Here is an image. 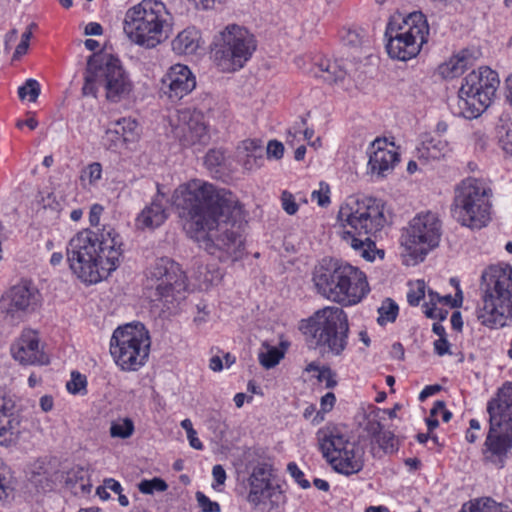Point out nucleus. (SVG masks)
Here are the masks:
<instances>
[{"label": "nucleus", "mask_w": 512, "mask_h": 512, "mask_svg": "<svg viewBox=\"0 0 512 512\" xmlns=\"http://www.w3.org/2000/svg\"><path fill=\"white\" fill-rule=\"evenodd\" d=\"M173 205L187 234L220 261L243 255V211L237 198L202 179H191L174 191Z\"/></svg>", "instance_id": "obj_1"}, {"label": "nucleus", "mask_w": 512, "mask_h": 512, "mask_svg": "<svg viewBox=\"0 0 512 512\" xmlns=\"http://www.w3.org/2000/svg\"><path fill=\"white\" fill-rule=\"evenodd\" d=\"M122 257V240L116 230L105 225L84 229L67 246V260L73 273L87 283L96 284L116 270Z\"/></svg>", "instance_id": "obj_2"}, {"label": "nucleus", "mask_w": 512, "mask_h": 512, "mask_svg": "<svg viewBox=\"0 0 512 512\" xmlns=\"http://www.w3.org/2000/svg\"><path fill=\"white\" fill-rule=\"evenodd\" d=\"M385 205L376 198L350 196L340 206L337 220L344 229L342 239L366 260L375 258L372 241L387 223Z\"/></svg>", "instance_id": "obj_3"}, {"label": "nucleus", "mask_w": 512, "mask_h": 512, "mask_svg": "<svg viewBox=\"0 0 512 512\" xmlns=\"http://www.w3.org/2000/svg\"><path fill=\"white\" fill-rule=\"evenodd\" d=\"M477 320L496 329L512 324V267L492 265L481 275Z\"/></svg>", "instance_id": "obj_4"}, {"label": "nucleus", "mask_w": 512, "mask_h": 512, "mask_svg": "<svg viewBox=\"0 0 512 512\" xmlns=\"http://www.w3.org/2000/svg\"><path fill=\"white\" fill-rule=\"evenodd\" d=\"M313 282L320 295L345 306L359 303L369 292L362 271L334 259H323L315 267Z\"/></svg>", "instance_id": "obj_5"}, {"label": "nucleus", "mask_w": 512, "mask_h": 512, "mask_svg": "<svg viewBox=\"0 0 512 512\" xmlns=\"http://www.w3.org/2000/svg\"><path fill=\"white\" fill-rule=\"evenodd\" d=\"M123 30L133 43L154 48L172 34L173 17L163 2L142 0L126 11Z\"/></svg>", "instance_id": "obj_6"}, {"label": "nucleus", "mask_w": 512, "mask_h": 512, "mask_svg": "<svg viewBox=\"0 0 512 512\" xmlns=\"http://www.w3.org/2000/svg\"><path fill=\"white\" fill-rule=\"evenodd\" d=\"M489 432L484 443L486 463L502 468L512 448V383H505L487 404Z\"/></svg>", "instance_id": "obj_7"}, {"label": "nucleus", "mask_w": 512, "mask_h": 512, "mask_svg": "<svg viewBox=\"0 0 512 512\" xmlns=\"http://www.w3.org/2000/svg\"><path fill=\"white\" fill-rule=\"evenodd\" d=\"M256 40L246 28L227 25L213 41L211 57L221 72L241 69L256 50Z\"/></svg>", "instance_id": "obj_8"}, {"label": "nucleus", "mask_w": 512, "mask_h": 512, "mask_svg": "<svg viewBox=\"0 0 512 512\" xmlns=\"http://www.w3.org/2000/svg\"><path fill=\"white\" fill-rule=\"evenodd\" d=\"M500 85L496 71L482 66L468 73L458 91L459 113L467 119L480 116L493 102Z\"/></svg>", "instance_id": "obj_9"}, {"label": "nucleus", "mask_w": 512, "mask_h": 512, "mask_svg": "<svg viewBox=\"0 0 512 512\" xmlns=\"http://www.w3.org/2000/svg\"><path fill=\"white\" fill-rule=\"evenodd\" d=\"M349 324L342 308L327 306L318 310L308 320L305 334L311 345L340 355L347 346Z\"/></svg>", "instance_id": "obj_10"}, {"label": "nucleus", "mask_w": 512, "mask_h": 512, "mask_svg": "<svg viewBox=\"0 0 512 512\" xmlns=\"http://www.w3.org/2000/svg\"><path fill=\"white\" fill-rule=\"evenodd\" d=\"M490 188L483 180L467 178L456 190L453 215L463 226L481 229L490 221Z\"/></svg>", "instance_id": "obj_11"}, {"label": "nucleus", "mask_w": 512, "mask_h": 512, "mask_svg": "<svg viewBox=\"0 0 512 512\" xmlns=\"http://www.w3.org/2000/svg\"><path fill=\"white\" fill-rule=\"evenodd\" d=\"M150 344V336L144 325L129 323L113 332L110 353L122 370L136 371L145 364Z\"/></svg>", "instance_id": "obj_12"}, {"label": "nucleus", "mask_w": 512, "mask_h": 512, "mask_svg": "<svg viewBox=\"0 0 512 512\" xmlns=\"http://www.w3.org/2000/svg\"><path fill=\"white\" fill-rule=\"evenodd\" d=\"M428 33V24L421 12L410 13L403 19V25L396 23L393 18L385 33L388 37L386 49L389 56L401 61L415 57L427 41Z\"/></svg>", "instance_id": "obj_13"}, {"label": "nucleus", "mask_w": 512, "mask_h": 512, "mask_svg": "<svg viewBox=\"0 0 512 512\" xmlns=\"http://www.w3.org/2000/svg\"><path fill=\"white\" fill-rule=\"evenodd\" d=\"M147 288L155 290L158 300L170 309L185 297L186 277L178 263L168 257L154 261L147 269Z\"/></svg>", "instance_id": "obj_14"}, {"label": "nucleus", "mask_w": 512, "mask_h": 512, "mask_svg": "<svg viewBox=\"0 0 512 512\" xmlns=\"http://www.w3.org/2000/svg\"><path fill=\"white\" fill-rule=\"evenodd\" d=\"M442 234V224L437 214L424 212L417 214L402 235V243L411 253L426 255L438 246Z\"/></svg>", "instance_id": "obj_15"}, {"label": "nucleus", "mask_w": 512, "mask_h": 512, "mask_svg": "<svg viewBox=\"0 0 512 512\" xmlns=\"http://www.w3.org/2000/svg\"><path fill=\"white\" fill-rule=\"evenodd\" d=\"M98 62L101 86L105 89L106 98L111 102L127 98L133 85L120 60L111 54H98Z\"/></svg>", "instance_id": "obj_16"}, {"label": "nucleus", "mask_w": 512, "mask_h": 512, "mask_svg": "<svg viewBox=\"0 0 512 512\" xmlns=\"http://www.w3.org/2000/svg\"><path fill=\"white\" fill-rule=\"evenodd\" d=\"M196 87V78L190 68L183 64H174L160 80L159 93L171 102H178Z\"/></svg>", "instance_id": "obj_17"}, {"label": "nucleus", "mask_w": 512, "mask_h": 512, "mask_svg": "<svg viewBox=\"0 0 512 512\" xmlns=\"http://www.w3.org/2000/svg\"><path fill=\"white\" fill-rule=\"evenodd\" d=\"M176 133L184 146L206 145L209 140L204 116L200 111L184 109L178 114Z\"/></svg>", "instance_id": "obj_18"}, {"label": "nucleus", "mask_w": 512, "mask_h": 512, "mask_svg": "<svg viewBox=\"0 0 512 512\" xmlns=\"http://www.w3.org/2000/svg\"><path fill=\"white\" fill-rule=\"evenodd\" d=\"M13 358L25 365H45L49 363L48 356L42 351L39 337L33 330H25L11 345Z\"/></svg>", "instance_id": "obj_19"}, {"label": "nucleus", "mask_w": 512, "mask_h": 512, "mask_svg": "<svg viewBox=\"0 0 512 512\" xmlns=\"http://www.w3.org/2000/svg\"><path fill=\"white\" fill-rule=\"evenodd\" d=\"M6 312L12 317H20L23 313L34 311L39 302L40 294L37 288L29 283L15 285L9 291L6 299Z\"/></svg>", "instance_id": "obj_20"}, {"label": "nucleus", "mask_w": 512, "mask_h": 512, "mask_svg": "<svg viewBox=\"0 0 512 512\" xmlns=\"http://www.w3.org/2000/svg\"><path fill=\"white\" fill-rule=\"evenodd\" d=\"M399 161V154L393 143L385 139H376L371 145L368 170L378 178L387 176Z\"/></svg>", "instance_id": "obj_21"}, {"label": "nucleus", "mask_w": 512, "mask_h": 512, "mask_svg": "<svg viewBox=\"0 0 512 512\" xmlns=\"http://www.w3.org/2000/svg\"><path fill=\"white\" fill-rule=\"evenodd\" d=\"M20 434L21 420L15 414L14 401L0 395V445L9 447L16 444Z\"/></svg>", "instance_id": "obj_22"}, {"label": "nucleus", "mask_w": 512, "mask_h": 512, "mask_svg": "<svg viewBox=\"0 0 512 512\" xmlns=\"http://www.w3.org/2000/svg\"><path fill=\"white\" fill-rule=\"evenodd\" d=\"M273 469L268 463L257 464L249 476V493L247 501L258 506L271 496Z\"/></svg>", "instance_id": "obj_23"}, {"label": "nucleus", "mask_w": 512, "mask_h": 512, "mask_svg": "<svg viewBox=\"0 0 512 512\" xmlns=\"http://www.w3.org/2000/svg\"><path fill=\"white\" fill-rule=\"evenodd\" d=\"M164 198V195L158 190L151 203L137 215L135 219L137 229H155L166 221L168 211L164 205Z\"/></svg>", "instance_id": "obj_24"}, {"label": "nucleus", "mask_w": 512, "mask_h": 512, "mask_svg": "<svg viewBox=\"0 0 512 512\" xmlns=\"http://www.w3.org/2000/svg\"><path fill=\"white\" fill-rule=\"evenodd\" d=\"M332 468L341 474L352 475L362 470L364 465L363 451L355 442L346 444V448L332 457Z\"/></svg>", "instance_id": "obj_25"}, {"label": "nucleus", "mask_w": 512, "mask_h": 512, "mask_svg": "<svg viewBox=\"0 0 512 512\" xmlns=\"http://www.w3.org/2000/svg\"><path fill=\"white\" fill-rule=\"evenodd\" d=\"M317 439L323 457L329 464L332 462V457L340 453L343 448H346V444L351 443V441H349L336 428L328 427L320 429L317 432Z\"/></svg>", "instance_id": "obj_26"}, {"label": "nucleus", "mask_w": 512, "mask_h": 512, "mask_svg": "<svg viewBox=\"0 0 512 512\" xmlns=\"http://www.w3.org/2000/svg\"><path fill=\"white\" fill-rule=\"evenodd\" d=\"M451 151L452 149L446 140L430 134L424 136L421 145L417 148L418 158L424 163L445 158Z\"/></svg>", "instance_id": "obj_27"}, {"label": "nucleus", "mask_w": 512, "mask_h": 512, "mask_svg": "<svg viewBox=\"0 0 512 512\" xmlns=\"http://www.w3.org/2000/svg\"><path fill=\"white\" fill-rule=\"evenodd\" d=\"M106 135L111 137L112 141L135 142L139 137L138 124L134 119L120 118L110 123Z\"/></svg>", "instance_id": "obj_28"}, {"label": "nucleus", "mask_w": 512, "mask_h": 512, "mask_svg": "<svg viewBox=\"0 0 512 512\" xmlns=\"http://www.w3.org/2000/svg\"><path fill=\"white\" fill-rule=\"evenodd\" d=\"M200 36L195 29H185L172 41V49L179 55L194 54L199 48Z\"/></svg>", "instance_id": "obj_29"}, {"label": "nucleus", "mask_w": 512, "mask_h": 512, "mask_svg": "<svg viewBox=\"0 0 512 512\" xmlns=\"http://www.w3.org/2000/svg\"><path fill=\"white\" fill-rule=\"evenodd\" d=\"M472 64L473 58L471 52L469 50H462L441 66V73L445 77L453 78L462 74L464 70Z\"/></svg>", "instance_id": "obj_30"}, {"label": "nucleus", "mask_w": 512, "mask_h": 512, "mask_svg": "<svg viewBox=\"0 0 512 512\" xmlns=\"http://www.w3.org/2000/svg\"><path fill=\"white\" fill-rule=\"evenodd\" d=\"M98 54L91 55L87 61L85 83L82 92L85 96H96L97 85H101Z\"/></svg>", "instance_id": "obj_31"}, {"label": "nucleus", "mask_w": 512, "mask_h": 512, "mask_svg": "<svg viewBox=\"0 0 512 512\" xmlns=\"http://www.w3.org/2000/svg\"><path fill=\"white\" fill-rule=\"evenodd\" d=\"M318 68L320 73L315 75L328 83H338L346 76V71L337 62H321Z\"/></svg>", "instance_id": "obj_32"}, {"label": "nucleus", "mask_w": 512, "mask_h": 512, "mask_svg": "<svg viewBox=\"0 0 512 512\" xmlns=\"http://www.w3.org/2000/svg\"><path fill=\"white\" fill-rule=\"evenodd\" d=\"M242 146L247 152L244 166L247 169H252L254 166H260L263 162L261 142L259 140L249 139L243 141Z\"/></svg>", "instance_id": "obj_33"}, {"label": "nucleus", "mask_w": 512, "mask_h": 512, "mask_svg": "<svg viewBox=\"0 0 512 512\" xmlns=\"http://www.w3.org/2000/svg\"><path fill=\"white\" fill-rule=\"evenodd\" d=\"M451 282L455 284L456 286V294L455 297H452L450 294L445 296H440L437 292H434L432 290L428 291V298L431 299V301H436L439 305L442 307L447 308H456L460 307L463 302V295L462 291L459 287L458 282L454 278L451 279Z\"/></svg>", "instance_id": "obj_34"}, {"label": "nucleus", "mask_w": 512, "mask_h": 512, "mask_svg": "<svg viewBox=\"0 0 512 512\" xmlns=\"http://www.w3.org/2000/svg\"><path fill=\"white\" fill-rule=\"evenodd\" d=\"M470 512H512V510L491 498H481L471 502Z\"/></svg>", "instance_id": "obj_35"}, {"label": "nucleus", "mask_w": 512, "mask_h": 512, "mask_svg": "<svg viewBox=\"0 0 512 512\" xmlns=\"http://www.w3.org/2000/svg\"><path fill=\"white\" fill-rule=\"evenodd\" d=\"M283 357V352L267 344H263V350H261L258 355L260 364L266 369L275 367Z\"/></svg>", "instance_id": "obj_36"}, {"label": "nucleus", "mask_w": 512, "mask_h": 512, "mask_svg": "<svg viewBox=\"0 0 512 512\" xmlns=\"http://www.w3.org/2000/svg\"><path fill=\"white\" fill-rule=\"evenodd\" d=\"M134 423L130 418L114 421L110 426V435L113 438L127 439L134 433Z\"/></svg>", "instance_id": "obj_37"}, {"label": "nucleus", "mask_w": 512, "mask_h": 512, "mask_svg": "<svg viewBox=\"0 0 512 512\" xmlns=\"http://www.w3.org/2000/svg\"><path fill=\"white\" fill-rule=\"evenodd\" d=\"M398 305L391 299H386L378 309V323L383 325L395 321L398 314Z\"/></svg>", "instance_id": "obj_38"}, {"label": "nucleus", "mask_w": 512, "mask_h": 512, "mask_svg": "<svg viewBox=\"0 0 512 512\" xmlns=\"http://www.w3.org/2000/svg\"><path fill=\"white\" fill-rule=\"evenodd\" d=\"M41 92L40 84L35 79H27L23 86L18 88V96L24 100L27 96L30 102H35Z\"/></svg>", "instance_id": "obj_39"}, {"label": "nucleus", "mask_w": 512, "mask_h": 512, "mask_svg": "<svg viewBox=\"0 0 512 512\" xmlns=\"http://www.w3.org/2000/svg\"><path fill=\"white\" fill-rule=\"evenodd\" d=\"M102 176V166L98 162H94L89 164L85 169H83L80 179L85 184L86 182L89 185H95Z\"/></svg>", "instance_id": "obj_40"}, {"label": "nucleus", "mask_w": 512, "mask_h": 512, "mask_svg": "<svg viewBox=\"0 0 512 512\" xmlns=\"http://www.w3.org/2000/svg\"><path fill=\"white\" fill-rule=\"evenodd\" d=\"M424 297L425 282L423 280H417L410 285V289L407 293V301L411 306H417Z\"/></svg>", "instance_id": "obj_41"}, {"label": "nucleus", "mask_w": 512, "mask_h": 512, "mask_svg": "<svg viewBox=\"0 0 512 512\" xmlns=\"http://www.w3.org/2000/svg\"><path fill=\"white\" fill-rule=\"evenodd\" d=\"M167 484L164 480L160 478H153L151 480H143L139 483L138 488L140 492L144 494H152L154 491H165L167 489Z\"/></svg>", "instance_id": "obj_42"}, {"label": "nucleus", "mask_w": 512, "mask_h": 512, "mask_svg": "<svg viewBox=\"0 0 512 512\" xmlns=\"http://www.w3.org/2000/svg\"><path fill=\"white\" fill-rule=\"evenodd\" d=\"M7 474L8 467L0 459V502H5L12 492Z\"/></svg>", "instance_id": "obj_43"}, {"label": "nucleus", "mask_w": 512, "mask_h": 512, "mask_svg": "<svg viewBox=\"0 0 512 512\" xmlns=\"http://www.w3.org/2000/svg\"><path fill=\"white\" fill-rule=\"evenodd\" d=\"M375 441L385 452L391 453L396 450L395 436L390 431H383Z\"/></svg>", "instance_id": "obj_44"}, {"label": "nucleus", "mask_w": 512, "mask_h": 512, "mask_svg": "<svg viewBox=\"0 0 512 512\" xmlns=\"http://www.w3.org/2000/svg\"><path fill=\"white\" fill-rule=\"evenodd\" d=\"M329 193V185L321 182L319 185V190L313 191L311 198L312 200H315L319 206L326 207L330 203Z\"/></svg>", "instance_id": "obj_45"}, {"label": "nucleus", "mask_w": 512, "mask_h": 512, "mask_svg": "<svg viewBox=\"0 0 512 512\" xmlns=\"http://www.w3.org/2000/svg\"><path fill=\"white\" fill-rule=\"evenodd\" d=\"M67 390L72 394L81 393L86 387V378L80 373L73 372L71 380L66 384Z\"/></svg>", "instance_id": "obj_46"}, {"label": "nucleus", "mask_w": 512, "mask_h": 512, "mask_svg": "<svg viewBox=\"0 0 512 512\" xmlns=\"http://www.w3.org/2000/svg\"><path fill=\"white\" fill-rule=\"evenodd\" d=\"M196 499L203 512H220V505L217 502L211 501L204 493L198 491Z\"/></svg>", "instance_id": "obj_47"}, {"label": "nucleus", "mask_w": 512, "mask_h": 512, "mask_svg": "<svg viewBox=\"0 0 512 512\" xmlns=\"http://www.w3.org/2000/svg\"><path fill=\"white\" fill-rule=\"evenodd\" d=\"M335 376L336 374L327 366H322L319 373L316 374L318 382L325 383L326 388H333L337 384Z\"/></svg>", "instance_id": "obj_48"}, {"label": "nucleus", "mask_w": 512, "mask_h": 512, "mask_svg": "<svg viewBox=\"0 0 512 512\" xmlns=\"http://www.w3.org/2000/svg\"><path fill=\"white\" fill-rule=\"evenodd\" d=\"M346 45L357 47L364 43L363 31L348 30L343 36Z\"/></svg>", "instance_id": "obj_49"}, {"label": "nucleus", "mask_w": 512, "mask_h": 512, "mask_svg": "<svg viewBox=\"0 0 512 512\" xmlns=\"http://www.w3.org/2000/svg\"><path fill=\"white\" fill-rule=\"evenodd\" d=\"M31 483L35 485L41 491H46L52 489V481L48 478V476L44 473H33L30 478Z\"/></svg>", "instance_id": "obj_50"}, {"label": "nucleus", "mask_w": 512, "mask_h": 512, "mask_svg": "<svg viewBox=\"0 0 512 512\" xmlns=\"http://www.w3.org/2000/svg\"><path fill=\"white\" fill-rule=\"evenodd\" d=\"M287 469L291 476L297 481V483L302 488L306 489L310 487L309 481L304 478V473L299 469V467L295 463H289Z\"/></svg>", "instance_id": "obj_51"}, {"label": "nucleus", "mask_w": 512, "mask_h": 512, "mask_svg": "<svg viewBox=\"0 0 512 512\" xmlns=\"http://www.w3.org/2000/svg\"><path fill=\"white\" fill-rule=\"evenodd\" d=\"M282 207L289 215H294L298 210V205L295 202L293 195L287 191L282 193L281 197Z\"/></svg>", "instance_id": "obj_52"}, {"label": "nucleus", "mask_w": 512, "mask_h": 512, "mask_svg": "<svg viewBox=\"0 0 512 512\" xmlns=\"http://www.w3.org/2000/svg\"><path fill=\"white\" fill-rule=\"evenodd\" d=\"M431 414L432 416L441 415L444 422H448L452 417V413L445 408V403L443 401H437L434 404L431 409Z\"/></svg>", "instance_id": "obj_53"}, {"label": "nucleus", "mask_w": 512, "mask_h": 512, "mask_svg": "<svg viewBox=\"0 0 512 512\" xmlns=\"http://www.w3.org/2000/svg\"><path fill=\"white\" fill-rule=\"evenodd\" d=\"M284 153V146L281 142L276 140L269 141L267 145V155L272 156L276 159L282 158Z\"/></svg>", "instance_id": "obj_54"}, {"label": "nucleus", "mask_w": 512, "mask_h": 512, "mask_svg": "<svg viewBox=\"0 0 512 512\" xmlns=\"http://www.w3.org/2000/svg\"><path fill=\"white\" fill-rule=\"evenodd\" d=\"M434 351L437 355L443 356L445 354H451L450 344L446 337H440L434 341Z\"/></svg>", "instance_id": "obj_55"}, {"label": "nucleus", "mask_w": 512, "mask_h": 512, "mask_svg": "<svg viewBox=\"0 0 512 512\" xmlns=\"http://www.w3.org/2000/svg\"><path fill=\"white\" fill-rule=\"evenodd\" d=\"M503 149L512 155V123L505 128V134L501 137Z\"/></svg>", "instance_id": "obj_56"}, {"label": "nucleus", "mask_w": 512, "mask_h": 512, "mask_svg": "<svg viewBox=\"0 0 512 512\" xmlns=\"http://www.w3.org/2000/svg\"><path fill=\"white\" fill-rule=\"evenodd\" d=\"M366 431L376 439L384 430L377 419H369L366 425Z\"/></svg>", "instance_id": "obj_57"}, {"label": "nucleus", "mask_w": 512, "mask_h": 512, "mask_svg": "<svg viewBox=\"0 0 512 512\" xmlns=\"http://www.w3.org/2000/svg\"><path fill=\"white\" fill-rule=\"evenodd\" d=\"M440 309L441 305L436 303V301H431L430 298L424 303V314L428 318L437 319V316H432L431 314H438Z\"/></svg>", "instance_id": "obj_58"}, {"label": "nucleus", "mask_w": 512, "mask_h": 512, "mask_svg": "<svg viewBox=\"0 0 512 512\" xmlns=\"http://www.w3.org/2000/svg\"><path fill=\"white\" fill-rule=\"evenodd\" d=\"M103 212V207L99 204H94L90 208L89 212V222L92 226H98L100 221V216Z\"/></svg>", "instance_id": "obj_59"}, {"label": "nucleus", "mask_w": 512, "mask_h": 512, "mask_svg": "<svg viewBox=\"0 0 512 512\" xmlns=\"http://www.w3.org/2000/svg\"><path fill=\"white\" fill-rule=\"evenodd\" d=\"M223 161V155L215 150H211L207 153L205 157V163L209 166H217L220 165Z\"/></svg>", "instance_id": "obj_60"}, {"label": "nucleus", "mask_w": 512, "mask_h": 512, "mask_svg": "<svg viewBox=\"0 0 512 512\" xmlns=\"http://www.w3.org/2000/svg\"><path fill=\"white\" fill-rule=\"evenodd\" d=\"M335 401H336V398H335V395L332 392L326 393L321 398V409H322V411H324V412L330 411L333 408V406L335 404Z\"/></svg>", "instance_id": "obj_61"}, {"label": "nucleus", "mask_w": 512, "mask_h": 512, "mask_svg": "<svg viewBox=\"0 0 512 512\" xmlns=\"http://www.w3.org/2000/svg\"><path fill=\"white\" fill-rule=\"evenodd\" d=\"M212 475L217 485H223L226 480V472L222 465H215L212 469Z\"/></svg>", "instance_id": "obj_62"}, {"label": "nucleus", "mask_w": 512, "mask_h": 512, "mask_svg": "<svg viewBox=\"0 0 512 512\" xmlns=\"http://www.w3.org/2000/svg\"><path fill=\"white\" fill-rule=\"evenodd\" d=\"M103 28L102 26L97 22H90L85 26L84 34L85 35H93V36H99L102 35Z\"/></svg>", "instance_id": "obj_63"}, {"label": "nucleus", "mask_w": 512, "mask_h": 512, "mask_svg": "<svg viewBox=\"0 0 512 512\" xmlns=\"http://www.w3.org/2000/svg\"><path fill=\"white\" fill-rule=\"evenodd\" d=\"M187 439H188L189 444H190V446L192 448H194L196 450H202L203 449V444L199 440V438L197 437L196 430L189 431V433H187Z\"/></svg>", "instance_id": "obj_64"}]
</instances>
